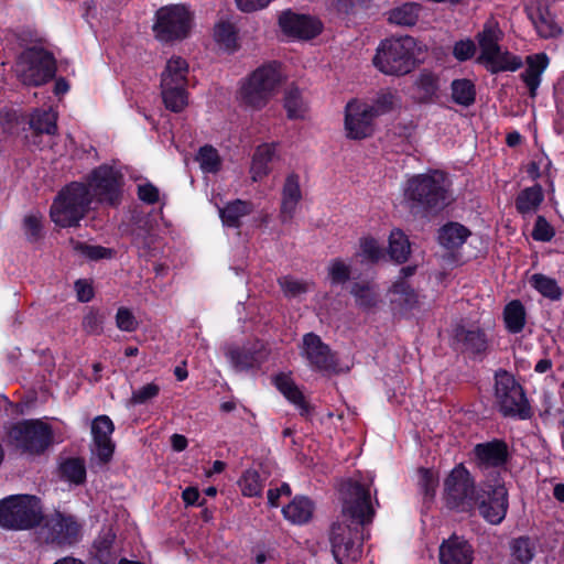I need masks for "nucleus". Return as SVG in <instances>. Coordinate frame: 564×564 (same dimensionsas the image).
Wrapping results in <instances>:
<instances>
[{"label":"nucleus","instance_id":"9","mask_svg":"<svg viewBox=\"0 0 564 564\" xmlns=\"http://www.w3.org/2000/svg\"><path fill=\"white\" fill-rule=\"evenodd\" d=\"M15 73L24 85H43L54 76L53 56L41 47L28 48L20 55L15 64Z\"/></svg>","mask_w":564,"mask_h":564},{"label":"nucleus","instance_id":"27","mask_svg":"<svg viewBox=\"0 0 564 564\" xmlns=\"http://www.w3.org/2000/svg\"><path fill=\"white\" fill-rule=\"evenodd\" d=\"M475 455L479 466L499 467L507 462L508 448L503 442L492 441L476 445Z\"/></svg>","mask_w":564,"mask_h":564},{"label":"nucleus","instance_id":"28","mask_svg":"<svg viewBox=\"0 0 564 564\" xmlns=\"http://www.w3.org/2000/svg\"><path fill=\"white\" fill-rule=\"evenodd\" d=\"M527 68L521 74V78L530 91V96H536L538 88L541 84V76L547 68L550 59L545 53L529 55L525 59Z\"/></svg>","mask_w":564,"mask_h":564},{"label":"nucleus","instance_id":"40","mask_svg":"<svg viewBox=\"0 0 564 564\" xmlns=\"http://www.w3.org/2000/svg\"><path fill=\"white\" fill-rule=\"evenodd\" d=\"M469 234V230L463 225L449 223L441 228L438 240L446 248H457L466 241Z\"/></svg>","mask_w":564,"mask_h":564},{"label":"nucleus","instance_id":"36","mask_svg":"<svg viewBox=\"0 0 564 564\" xmlns=\"http://www.w3.org/2000/svg\"><path fill=\"white\" fill-rule=\"evenodd\" d=\"M544 199V194L540 185H534L522 189L516 198V208L522 214H533Z\"/></svg>","mask_w":564,"mask_h":564},{"label":"nucleus","instance_id":"41","mask_svg":"<svg viewBox=\"0 0 564 564\" xmlns=\"http://www.w3.org/2000/svg\"><path fill=\"white\" fill-rule=\"evenodd\" d=\"M421 7L416 3H404L400 7L392 9L389 12L388 20L389 22L403 25V26H412L414 25L420 17Z\"/></svg>","mask_w":564,"mask_h":564},{"label":"nucleus","instance_id":"32","mask_svg":"<svg viewBox=\"0 0 564 564\" xmlns=\"http://www.w3.org/2000/svg\"><path fill=\"white\" fill-rule=\"evenodd\" d=\"M283 107L290 120H304L308 112V105L296 87L286 89L283 98Z\"/></svg>","mask_w":564,"mask_h":564},{"label":"nucleus","instance_id":"21","mask_svg":"<svg viewBox=\"0 0 564 564\" xmlns=\"http://www.w3.org/2000/svg\"><path fill=\"white\" fill-rule=\"evenodd\" d=\"M389 305L394 316H405L419 305V296L414 289L402 280L392 283L387 292Z\"/></svg>","mask_w":564,"mask_h":564},{"label":"nucleus","instance_id":"20","mask_svg":"<svg viewBox=\"0 0 564 564\" xmlns=\"http://www.w3.org/2000/svg\"><path fill=\"white\" fill-rule=\"evenodd\" d=\"M301 355L316 370H328L334 366V358L328 346L322 341L319 336L313 333L304 335Z\"/></svg>","mask_w":564,"mask_h":564},{"label":"nucleus","instance_id":"50","mask_svg":"<svg viewBox=\"0 0 564 564\" xmlns=\"http://www.w3.org/2000/svg\"><path fill=\"white\" fill-rule=\"evenodd\" d=\"M368 262H377L383 257V249L373 237L366 236L360 239L359 252L357 254Z\"/></svg>","mask_w":564,"mask_h":564},{"label":"nucleus","instance_id":"48","mask_svg":"<svg viewBox=\"0 0 564 564\" xmlns=\"http://www.w3.org/2000/svg\"><path fill=\"white\" fill-rule=\"evenodd\" d=\"M61 473L65 479L73 484H82L86 478V468L84 460L70 458L61 465Z\"/></svg>","mask_w":564,"mask_h":564},{"label":"nucleus","instance_id":"47","mask_svg":"<svg viewBox=\"0 0 564 564\" xmlns=\"http://www.w3.org/2000/svg\"><path fill=\"white\" fill-rule=\"evenodd\" d=\"M246 497L260 496L263 490V481L256 470H246L238 482Z\"/></svg>","mask_w":564,"mask_h":564},{"label":"nucleus","instance_id":"52","mask_svg":"<svg viewBox=\"0 0 564 564\" xmlns=\"http://www.w3.org/2000/svg\"><path fill=\"white\" fill-rule=\"evenodd\" d=\"M279 285L281 286L284 295L290 297H295L306 293L310 289V284L307 282L292 276L280 278Z\"/></svg>","mask_w":564,"mask_h":564},{"label":"nucleus","instance_id":"14","mask_svg":"<svg viewBox=\"0 0 564 564\" xmlns=\"http://www.w3.org/2000/svg\"><path fill=\"white\" fill-rule=\"evenodd\" d=\"M85 186L89 192L90 203L97 199L101 203L116 204L121 193V175L112 167L99 166Z\"/></svg>","mask_w":564,"mask_h":564},{"label":"nucleus","instance_id":"53","mask_svg":"<svg viewBox=\"0 0 564 564\" xmlns=\"http://www.w3.org/2000/svg\"><path fill=\"white\" fill-rule=\"evenodd\" d=\"M327 271L333 284H343L350 276V265L340 259L330 261Z\"/></svg>","mask_w":564,"mask_h":564},{"label":"nucleus","instance_id":"34","mask_svg":"<svg viewBox=\"0 0 564 564\" xmlns=\"http://www.w3.org/2000/svg\"><path fill=\"white\" fill-rule=\"evenodd\" d=\"M527 313L519 300L509 302L503 308V322L509 333L518 334L523 330Z\"/></svg>","mask_w":564,"mask_h":564},{"label":"nucleus","instance_id":"35","mask_svg":"<svg viewBox=\"0 0 564 564\" xmlns=\"http://www.w3.org/2000/svg\"><path fill=\"white\" fill-rule=\"evenodd\" d=\"M252 210L251 203L237 199L227 204L224 208H219V214L225 226L237 228L240 226L241 218L251 214Z\"/></svg>","mask_w":564,"mask_h":564},{"label":"nucleus","instance_id":"16","mask_svg":"<svg viewBox=\"0 0 564 564\" xmlns=\"http://www.w3.org/2000/svg\"><path fill=\"white\" fill-rule=\"evenodd\" d=\"M282 33L292 40L308 41L322 33V22L312 15L284 11L279 17Z\"/></svg>","mask_w":564,"mask_h":564},{"label":"nucleus","instance_id":"3","mask_svg":"<svg viewBox=\"0 0 564 564\" xmlns=\"http://www.w3.org/2000/svg\"><path fill=\"white\" fill-rule=\"evenodd\" d=\"M282 82L278 64H263L241 80L238 99L243 106L260 110L276 95Z\"/></svg>","mask_w":564,"mask_h":564},{"label":"nucleus","instance_id":"42","mask_svg":"<svg viewBox=\"0 0 564 564\" xmlns=\"http://www.w3.org/2000/svg\"><path fill=\"white\" fill-rule=\"evenodd\" d=\"M56 120L57 115L52 109L35 110L31 116L30 127L35 133L55 134L57 130Z\"/></svg>","mask_w":564,"mask_h":564},{"label":"nucleus","instance_id":"4","mask_svg":"<svg viewBox=\"0 0 564 564\" xmlns=\"http://www.w3.org/2000/svg\"><path fill=\"white\" fill-rule=\"evenodd\" d=\"M451 183L440 171L410 176L403 186L406 200L426 208H442L451 202Z\"/></svg>","mask_w":564,"mask_h":564},{"label":"nucleus","instance_id":"59","mask_svg":"<svg viewBox=\"0 0 564 564\" xmlns=\"http://www.w3.org/2000/svg\"><path fill=\"white\" fill-rule=\"evenodd\" d=\"M419 477H420V485L424 489L426 495H434L435 488L438 484V477L437 475L426 468H421L419 470Z\"/></svg>","mask_w":564,"mask_h":564},{"label":"nucleus","instance_id":"56","mask_svg":"<svg viewBox=\"0 0 564 564\" xmlns=\"http://www.w3.org/2000/svg\"><path fill=\"white\" fill-rule=\"evenodd\" d=\"M554 237V229L543 216H539L532 230V238L536 241H550Z\"/></svg>","mask_w":564,"mask_h":564},{"label":"nucleus","instance_id":"44","mask_svg":"<svg viewBox=\"0 0 564 564\" xmlns=\"http://www.w3.org/2000/svg\"><path fill=\"white\" fill-rule=\"evenodd\" d=\"M530 284L542 296L547 297L552 301L558 300L562 296V290L558 286L556 280L544 274H533L530 278Z\"/></svg>","mask_w":564,"mask_h":564},{"label":"nucleus","instance_id":"24","mask_svg":"<svg viewBox=\"0 0 564 564\" xmlns=\"http://www.w3.org/2000/svg\"><path fill=\"white\" fill-rule=\"evenodd\" d=\"M301 199L300 177L294 173L289 174L282 189L280 217L283 223L290 221L294 217Z\"/></svg>","mask_w":564,"mask_h":564},{"label":"nucleus","instance_id":"33","mask_svg":"<svg viewBox=\"0 0 564 564\" xmlns=\"http://www.w3.org/2000/svg\"><path fill=\"white\" fill-rule=\"evenodd\" d=\"M187 73H188V64L187 62L180 57L173 56L171 57L164 70L161 75V85L166 82H171V85H187Z\"/></svg>","mask_w":564,"mask_h":564},{"label":"nucleus","instance_id":"6","mask_svg":"<svg viewBox=\"0 0 564 564\" xmlns=\"http://www.w3.org/2000/svg\"><path fill=\"white\" fill-rule=\"evenodd\" d=\"M194 25V13L185 4H170L160 8L155 13L153 32L162 42L186 39Z\"/></svg>","mask_w":564,"mask_h":564},{"label":"nucleus","instance_id":"10","mask_svg":"<svg viewBox=\"0 0 564 564\" xmlns=\"http://www.w3.org/2000/svg\"><path fill=\"white\" fill-rule=\"evenodd\" d=\"M496 399L505 416L527 419L530 415V406L521 386L507 371L496 373Z\"/></svg>","mask_w":564,"mask_h":564},{"label":"nucleus","instance_id":"55","mask_svg":"<svg viewBox=\"0 0 564 564\" xmlns=\"http://www.w3.org/2000/svg\"><path fill=\"white\" fill-rule=\"evenodd\" d=\"M476 53V45L473 40L465 39L457 41L453 46V55L459 61L464 62L471 58Z\"/></svg>","mask_w":564,"mask_h":564},{"label":"nucleus","instance_id":"7","mask_svg":"<svg viewBox=\"0 0 564 564\" xmlns=\"http://www.w3.org/2000/svg\"><path fill=\"white\" fill-rule=\"evenodd\" d=\"M42 520L40 500L34 496H10L0 501V525L7 529H30Z\"/></svg>","mask_w":564,"mask_h":564},{"label":"nucleus","instance_id":"8","mask_svg":"<svg viewBox=\"0 0 564 564\" xmlns=\"http://www.w3.org/2000/svg\"><path fill=\"white\" fill-rule=\"evenodd\" d=\"M8 437L10 444L21 452L39 455L52 444L53 431L42 420H24L10 429Z\"/></svg>","mask_w":564,"mask_h":564},{"label":"nucleus","instance_id":"23","mask_svg":"<svg viewBox=\"0 0 564 564\" xmlns=\"http://www.w3.org/2000/svg\"><path fill=\"white\" fill-rule=\"evenodd\" d=\"M478 63L491 73L499 72H514L522 66L521 57L508 52L502 51L500 46L492 48L485 54H479Z\"/></svg>","mask_w":564,"mask_h":564},{"label":"nucleus","instance_id":"37","mask_svg":"<svg viewBox=\"0 0 564 564\" xmlns=\"http://www.w3.org/2000/svg\"><path fill=\"white\" fill-rule=\"evenodd\" d=\"M285 519L295 524L307 522L313 514V503L307 498H294L286 507L283 508Z\"/></svg>","mask_w":564,"mask_h":564},{"label":"nucleus","instance_id":"29","mask_svg":"<svg viewBox=\"0 0 564 564\" xmlns=\"http://www.w3.org/2000/svg\"><path fill=\"white\" fill-rule=\"evenodd\" d=\"M275 388L294 405H296L302 414H307L310 406L299 387L292 379L291 373L281 372L272 379Z\"/></svg>","mask_w":564,"mask_h":564},{"label":"nucleus","instance_id":"13","mask_svg":"<svg viewBox=\"0 0 564 564\" xmlns=\"http://www.w3.org/2000/svg\"><path fill=\"white\" fill-rule=\"evenodd\" d=\"M375 110L370 102L361 99L349 100L344 110V132L349 140L370 138L376 130Z\"/></svg>","mask_w":564,"mask_h":564},{"label":"nucleus","instance_id":"58","mask_svg":"<svg viewBox=\"0 0 564 564\" xmlns=\"http://www.w3.org/2000/svg\"><path fill=\"white\" fill-rule=\"evenodd\" d=\"M77 249L90 260L107 259L112 256V250L101 246L79 245Z\"/></svg>","mask_w":564,"mask_h":564},{"label":"nucleus","instance_id":"60","mask_svg":"<svg viewBox=\"0 0 564 564\" xmlns=\"http://www.w3.org/2000/svg\"><path fill=\"white\" fill-rule=\"evenodd\" d=\"M466 345L475 352H481L487 347L485 334L480 330H471L466 334Z\"/></svg>","mask_w":564,"mask_h":564},{"label":"nucleus","instance_id":"18","mask_svg":"<svg viewBox=\"0 0 564 564\" xmlns=\"http://www.w3.org/2000/svg\"><path fill=\"white\" fill-rule=\"evenodd\" d=\"M113 431V422L108 415H98L91 422L93 453L102 464L109 463L112 458L115 443L111 435Z\"/></svg>","mask_w":564,"mask_h":564},{"label":"nucleus","instance_id":"26","mask_svg":"<svg viewBox=\"0 0 564 564\" xmlns=\"http://www.w3.org/2000/svg\"><path fill=\"white\" fill-rule=\"evenodd\" d=\"M212 37L216 47L221 52L232 54L240 48L238 29L228 20H219L215 23Z\"/></svg>","mask_w":564,"mask_h":564},{"label":"nucleus","instance_id":"39","mask_svg":"<svg viewBox=\"0 0 564 564\" xmlns=\"http://www.w3.org/2000/svg\"><path fill=\"white\" fill-rule=\"evenodd\" d=\"M411 253L408 236L400 229H393L389 236V256L397 263H404Z\"/></svg>","mask_w":564,"mask_h":564},{"label":"nucleus","instance_id":"43","mask_svg":"<svg viewBox=\"0 0 564 564\" xmlns=\"http://www.w3.org/2000/svg\"><path fill=\"white\" fill-rule=\"evenodd\" d=\"M451 89L452 99L457 105L468 107L474 104L476 89L471 80L466 78L455 79L451 85Z\"/></svg>","mask_w":564,"mask_h":564},{"label":"nucleus","instance_id":"63","mask_svg":"<svg viewBox=\"0 0 564 564\" xmlns=\"http://www.w3.org/2000/svg\"><path fill=\"white\" fill-rule=\"evenodd\" d=\"M239 10L243 12H254L264 9L273 0H235Z\"/></svg>","mask_w":564,"mask_h":564},{"label":"nucleus","instance_id":"1","mask_svg":"<svg viewBox=\"0 0 564 564\" xmlns=\"http://www.w3.org/2000/svg\"><path fill=\"white\" fill-rule=\"evenodd\" d=\"M373 477L357 475L344 482L340 489L341 514L337 522L364 527L372 522L379 505Z\"/></svg>","mask_w":564,"mask_h":564},{"label":"nucleus","instance_id":"51","mask_svg":"<svg viewBox=\"0 0 564 564\" xmlns=\"http://www.w3.org/2000/svg\"><path fill=\"white\" fill-rule=\"evenodd\" d=\"M161 391V387L155 382L147 383L132 391L130 399L128 400L129 405H140L155 399Z\"/></svg>","mask_w":564,"mask_h":564},{"label":"nucleus","instance_id":"49","mask_svg":"<svg viewBox=\"0 0 564 564\" xmlns=\"http://www.w3.org/2000/svg\"><path fill=\"white\" fill-rule=\"evenodd\" d=\"M200 169L206 173H216L220 170L221 159L216 149L209 145L200 148L197 154Z\"/></svg>","mask_w":564,"mask_h":564},{"label":"nucleus","instance_id":"17","mask_svg":"<svg viewBox=\"0 0 564 564\" xmlns=\"http://www.w3.org/2000/svg\"><path fill=\"white\" fill-rule=\"evenodd\" d=\"M43 535L48 543L70 545L79 539L80 524L73 516L55 513L47 520Z\"/></svg>","mask_w":564,"mask_h":564},{"label":"nucleus","instance_id":"46","mask_svg":"<svg viewBox=\"0 0 564 564\" xmlns=\"http://www.w3.org/2000/svg\"><path fill=\"white\" fill-rule=\"evenodd\" d=\"M510 549L511 556L519 564L529 563L533 558L535 552L534 543L529 538L524 536L513 540Z\"/></svg>","mask_w":564,"mask_h":564},{"label":"nucleus","instance_id":"19","mask_svg":"<svg viewBox=\"0 0 564 564\" xmlns=\"http://www.w3.org/2000/svg\"><path fill=\"white\" fill-rule=\"evenodd\" d=\"M525 12L538 35L543 39L555 37L562 29L543 0H528Z\"/></svg>","mask_w":564,"mask_h":564},{"label":"nucleus","instance_id":"31","mask_svg":"<svg viewBox=\"0 0 564 564\" xmlns=\"http://www.w3.org/2000/svg\"><path fill=\"white\" fill-rule=\"evenodd\" d=\"M441 89L440 77L430 72L423 70L420 73L415 82L416 98L421 102H433L438 98Z\"/></svg>","mask_w":564,"mask_h":564},{"label":"nucleus","instance_id":"38","mask_svg":"<svg viewBox=\"0 0 564 564\" xmlns=\"http://www.w3.org/2000/svg\"><path fill=\"white\" fill-rule=\"evenodd\" d=\"M502 31L496 19H488L482 30L477 34V41L480 47V54L491 51L492 48L500 46L499 42L502 39Z\"/></svg>","mask_w":564,"mask_h":564},{"label":"nucleus","instance_id":"62","mask_svg":"<svg viewBox=\"0 0 564 564\" xmlns=\"http://www.w3.org/2000/svg\"><path fill=\"white\" fill-rule=\"evenodd\" d=\"M42 228V217L39 215H28L24 218V230L30 238H36Z\"/></svg>","mask_w":564,"mask_h":564},{"label":"nucleus","instance_id":"54","mask_svg":"<svg viewBox=\"0 0 564 564\" xmlns=\"http://www.w3.org/2000/svg\"><path fill=\"white\" fill-rule=\"evenodd\" d=\"M397 102V98L391 93H383L379 95L376 100L370 104V107L375 110V118L391 111Z\"/></svg>","mask_w":564,"mask_h":564},{"label":"nucleus","instance_id":"2","mask_svg":"<svg viewBox=\"0 0 564 564\" xmlns=\"http://www.w3.org/2000/svg\"><path fill=\"white\" fill-rule=\"evenodd\" d=\"M421 53L422 47L412 36L388 37L377 46L372 64L384 75L403 76L416 67Z\"/></svg>","mask_w":564,"mask_h":564},{"label":"nucleus","instance_id":"64","mask_svg":"<svg viewBox=\"0 0 564 564\" xmlns=\"http://www.w3.org/2000/svg\"><path fill=\"white\" fill-rule=\"evenodd\" d=\"M227 356L232 362V365L238 369H245L251 366V359L249 358V356H247L239 349H229Z\"/></svg>","mask_w":564,"mask_h":564},{"label":"nucleus","instance_id":"30","mask_svg":"<svg viewBox=\"0 0 564 564\" xmlns=\"http://www.w3.org/2000/svg\"><path fill=\"white\" fill-rule=\"evenodd\" d=\"M161 85V96L166 109L173 112L183 111L188 105L187 85Z\"/></svg>","mask_w":564,"mask_h":564},{"label":"nucleus","instance_id":"15","mask_svg":"<svg viewBox=\"0 0 564 564\" xmlns=\"http://www.w3.org/2000/svg\"><path fill=\"white\" fill-rule=\"evenodd\" d=\"M482 494L477 495L476 502L479 501L480 514L490 523H500L508 510V492L502 484L496 485L486 484Z\"/></svg>","mask_w":564,"mask_h":564},{"label":"nucleus","instance_id":"45","mask_svg":"<svg viewBox=\"0 0 564 564\" xmlns=\"http://www.w3.org/2000/svg\"><path fill=\"white\" fill-rule=\"evenodd\" d=\"M351 294L355 297L356 304L364 310L372 308L378 303V293L375 288L368 283H355L351 289Z\"/></svg>","mask_w":564,"mask_h":564},{"label":"nucleus","instance_id":"22","mask_svg":"<svg viewBox=\"0 0 564 564\" xmlns=\"http://www.w3.org/2000/svg\"><path fill=\"white\" fill-rule=\"evenodd\" d=\"M441 564H471L474 549L465 539L453 535L440 546Z\"/></svg>","mask_w":564,"mask_h":564},{"label":"nucleus","instance_id":"5","mask_svg":"<svg viewBox=\"0 0 564 564\" xmlns=\"http://www.w3.org/2000/svg\"><path fill=\"white\" fill-rule=\"evenodd\" d=\"M90 204L85 184L72 183L66 186L51 207V218L59 227L77 226Z\"/></svg>","mask_w":564,"mask_h":564},{"label":"nucleus","instance_id":"11","mask_svg":"<svg viewBox=\"0 0 564 564\" xmlns=\"http://www.w3.org/2000/svg\"><path fill=\"white\" fill-rule=\"evenodd\" d=\"M332 553L339 564H354L362 554L360 527L336 522L330 530Z\"/></svg>","mask_w":564,"mask_h":564},{"label":"nucleus","instance_id":"12","mask_svg":"<svg viewBox=\"0 0 564 564\" xmlns=\"http://www.w3.org/2000/svg\"><path fill=\"white\" fill-rule=\"evenodd\" d=\"M474 481L469 471L457 465L444 480V500L451 509L468 510L476 503Z\"/></svg>","mask_w":564,"mask_h":564},{"label":"nucleus","instance_id":"61","mask_svg":"<svg viewBox=\"0 0 564 564\" xmlns=\"http://www.w3.org/2000/svg\"><path fill=\"white\" fill-rule=\"evenodd\" d=\"M138 196L144 203L154 204L159 200V189L150 183L141 184L138 186Z\"/></svg>","mask_w":564,"mask_h":564},{"label":"nucleus","instance_id":"25","mask_svg":"<svg viewBox=\"0 0 564 564\" xmlns=\"http://www.w3.org/2000/svg\"><path fill=\"white\" fill-rule=\"evenodd\" d=\"M279 147V142H267L256 148L250 166L251 178L254 182L262 180L270 173V164L275 159Z\"/></svg>","mask_w":564,"mask_h":564},{"label":"nucleus","instance_id":"57","mask_svg":"<svg viewBox=\"0 0 564 564\" xmlns=\"http://www.w3.org/2000/svg\"><path fill=\"white\" fill-rule=\"evenodd\" d=\"M116 323L119 329L123 332H133L138 327L137 319L131 311L120 307L116 315Z\"/></svg>","mask_w":564,"mask_h":564}]
</instances>
